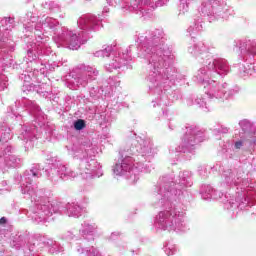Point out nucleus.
Masks as SVG:
<instances>
[{
  "instance_id": "obj_4",
  "label": "nucleus",
  "mask_w": 256,
  "mask_h": 256,
  "mask_svg": "<svg viewBox=\"0 0 256 256\" xmlns=\"http://www.w3.org/2000/svg\"><path fill=\"white\" fill-rule=\"evenodd\" d=\"M34 176L37 175L36 173L33 174Z\"/></svg>"
},
{
  "instance_id": "obj_2",
  "label": "nucleus",
  "mask_w": 256,
  "mask_h": 256,
  "mask_svg": "<svg viewBox=\"0 0 256 256\" xmlns=\"http://www.w3.org/2000/svg\"><path fill=\"white\" fill-rule=\"evenodd\" d=\"M240 147H243V142H242V141H237V142L235 143V148H236V149H239Z\"/></svg>"
},
{
  "instance_id": "obj_3",
  "label": "nucleus",
  "mask_w": 256,
  "mask_h": 256,
  "mask_svg": "<svg viewBox=\"0 0 256 256\" xmlns=\"http://www.w3.org/2000/svg\"><path fill=\"white\" fill-rule=\"evenodd\" d=\"M7 223V218L2 217L0 218V225H5Z\"/></svg>"
},
{
  "instance_id": "obj_1",
  "label": "nucleus",
  "mask_w": 256,
  "mask_h": 256,
  "mask_svg": "<svg viewBox=\"0 0 256 256\" xmlns=\"http://www.w3.org/2000/svg\"><path fill=\"white\" fill-rule=\"evenodd\" d=\"M85 127H86L85 120L83 119H79L74 123V128L76 129V131H81L85 129Z\"/></svg>"
}]
</instances>
